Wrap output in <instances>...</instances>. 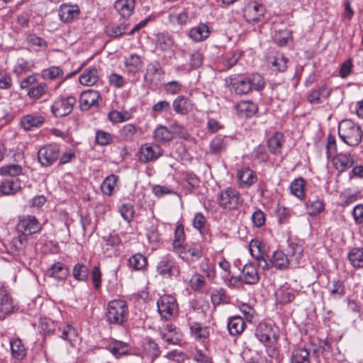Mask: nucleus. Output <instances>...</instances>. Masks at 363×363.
<instances>
[{
	"label": "nucleus",
	"instance_id": "60",
	"mask_svg": "<svg viewBox=\"0 0 363 363\" xmlns=\"http://www.w3.org/2000/svg\"><path fill=\"white\" fill-rule=\"evenodd\" d=\"M119 212L123 218L127 222H130L134 218V206L130 203H123L119 207Z\"/></svg>",
	"mask_w": 363,
	"mask_h": 363
},
{
	"label": "nucleus",
	"instance_id": "39",
	"mask_svg": "<svg viewBox=\"0 0 363 363\" xmlns=\"http://www.w3.org/2000/svg\"><path fill=\"white\" fill-rule=\"evenodd\" d=\"M12 356L18 360L23 359L26 355V350L20 338H15L10 341Z\"/></svg>",
	"mask_w": 363,
	"mask_h": 363
},
{
	"label": "nucleus",
	"instance_id": "7",
	"mask_svg": "<svg viewBox=\"0 0 363 363\" xmlns=\"http://www.w3.org/2000/svg\"><path fill=\"white\" fill-rule=\"evenodd\" d=\"M259 280L257 268L252 264H245L239 277H232L230 279L231 284H235L237 281H242L246 284H255Z\"/></svg>",
	"mask_w": 363,
	"mask_h": 363
},
{
	"label": "nucleus",
	"instance_id": "42",
	"mask_svg": "<svg viewBox=\"0 0 363 363\" xmlns=\"http://www.w3.org/2000/svg\"><path fill=\"white\" fill-rule=\"evenodd\" d=\"M237 110L240 114L245 117H250L257 112V107L252 101H242L237 104Z\"/></svg>",
	"mask_w": 363,
	"mask_h": 363
},
{
	"label": "nucleus",
	"instance_id": "23",
	"mask_svg": "<svg viewBox=\"0 0 363 363\" xmlns=\"http://www.w3.org/2000/svg\"><path fill=\"white\" fill-rule=\"evenodd\" d=\"M172 107L177 114L184 116L192 110L193 104L187 97L180 95L174 99Z\"/></svg>",
	"mask_w": 363,
	"mask_h": 363
},
{
	"label": "nucleus",
	"instance_id": "18",
	"mask_svg": "<svg viewBox=\"0 0 363 363\" xmlns=\"http://www.w3.org/2000/svg\"><path fill=\"white\" fill-rule=\"evenodd\" d=\"M79 7L76 5L62 4L58 10L60 20L64 23H70L78 17Z\"/></svg>",
	"mask_w": 363,
	"mask_h": 363
},
{
	"label": "nucleus",
	"instance_id": "62",
	"mask_svg": "<svg viewBox=\"0 0 363 363\" xmlns=\"http://www.w3.org/2000/svg\"><path fill=\"white\" fill-rule=\"evenodd\" d=\"M191 335L196 339H205L208 335L206 328H203L198 323H193L190 325Z\"/></svg>",
	"mask_w": 363,
	"mask_h": 363
},
{
	"label": "nucleus",
	"instance_id": "38",
	"mask_svg": "<svg viewBox=\"0 0 363 363\" xmlns=\"http://www.w3.org/2000/svg\"><path fill=\"white\" fill-rule=\"evenodd\" d=\"M23 174V168L17 164H9L0 167V175L3 177H9V179L18 178Z\"/></svg>",
	"mask_w": 363,
	"mask_h": 363
},
{
	"label": "nucleus",
	"instance_id": "45",
	"mask_svg": "<svg viewBox=\"0 0 363 363\" xmlns=\"http://www.w3.org/2000/svg\"><path fill=\"white\" fill-rule=\"evenodd\" d=\"M305 184L306 182L303 178L295 179L290 185L291 194L297 198L303 199L305 197Z\"/></svg>",
	"mask_w": 363,
	"mask_h": 363
},
{
	"label": "nucleus",
	"instance_id": "47",
	"mask_svg": "<svg viewBox=\"0 0 363 363\" xmlns=\"http://www.w3.org/2000/svg\"><path fill=\"white\" fill-rule=\"evenodd\" d=\"M89 274V269L86 265L82 263L76 264L72 269L74 278L79 281H85L87 280Z\"/></svg>",
	"mask_w": 363,
	"mask_h": 363
},
{
	"label": "nucleus",
	"instance_id": "13",
	"mask_svg": "<svg viewBox=\"0 0 363 363\" xmlns=\"http://www.w3.org/2000/svg\"><path fill=\"white\" fill-rule=\"evenodd\" d=\"M157 272L163 277L167 276L169 277L172 276H179L182 274L175 265V262L168 257H163L158 262Z\"/></svg>",
	"mask_w": 363,
	"mask_h": 363
},
{
	"label": "nucleus",
	"instance_id": "19",
	"mask_svg": "<svg viewBox=\"0 0 363 363\" xmlns=\"http://www.w3.org/2000/svg\"><path fill=\"white\" fill-rule=\"evenodd\" d=\"M331 93V89L327 85L311 90L307 96L308 101L311 104H321Z\"/></svg>",
	"mask_w": 363,
	"mask_h": 363
},
{
	"label": "nucleus",
	"instance_id": "51",
	"mask_svg": "<svg viewBox=\"0 0 363 363\" xmlns=\"http://www.w3.org/2000/svg\"><path fill=\"white\" fill-rule=\"evenodd\" d=\"M225 137L221 135L216 136L210 143V152L212 154H218L225 150L227 143L225 141Z\"/></svg>",
	"mask_w": 363,
	"mask_h": 363
},
{
	"label": "nucleus",
	"instance_id": "26",
	"mask_svg": "<svg viewBox=\"0 0 363 363\" xmlns=\"http://www.w3.org/2000/svg\"><path fill=\"white\" fill-rule=\"evenodd\" d=\"M99 80V72L95 67L86 69L79 76V83L84 86H92Z\"/></svg>",
	"mask_w": 363,
	"mask_h": 363
},
{
	"label": "nucleus",
	"instance_id": "41",
	"mask_svg": "<svg viewBox=\"0 0 363 363\" xmlns=\"http://www.w3.org/2000/svg\"><path fill=\"white\" fill-rule=\"evenodd\" d=\"M154 138L156 141L166 143L173 139L172 132L164 125H159L154 131Z\"/></svg>",
	"mask_w": 363,
	"mask_h": 363
},
{
	"label": "nucleus",
	"instance_id": "61",
	"mask_svg": "<svg viewBox=\"0 0 363 363\" xmlns=\"http://www.w3.org/2000/svg\"><path fill=\"white\" fill-rule=\"evenodd\" d=\"M306 208L309 215L316 216L323 211L324 204L323 201L319 199L313 201L308 200L306 203Z\"/></svg>",
	"mask_w": 363,
	"mask_h": 363
},
{
	"label": "nucleus",
	"instance_id": "1",
	"mask_svg": "<svg viewBox=\"0 0 363 363\" xmlns=\"http://www.w3.org/2000/svg\"><path fill=\"white\" fill-rule=\"evenodd\" d=\"M129 315L127 303L122 299L110 301L106 307L105 317L110 325L123 326Z\"/></svg>",
	"mask_w": 363,
	"mask_h": 363
},
{
	"label": "nucleus",
	"instance_id": "35",
	"mask_svg": "<svg viewBox=\"0 0 363 363\" xmlns=\"http://www.w3.org/2000/svg\"><path fill=\"white\" fill-rule=\"evenodd\" d=\"M143 60L138 55L132 54L125 60V65L129 73H136L143 67Z\"/></svg>",
	"mask_w": 363,
	"mask_h": 363
},
{
	"label": "nucleus",
	"instance_id": "21",
	"mask_svg": "<svg viewBox=\"0 0 363 363\" xmlns=\"http://www.w3.org/2000/svg\"><path fill=\"white\" fill-rule=\"evenodd\" d=\"M332 161L335 169L340 172H345L354 164L353 157L350 154L337 153Z\"/></svg>",
	"mask_w": 363,
	"mask_h": 363
},
{
	"label": "nucleus",
	"instance_id": "52",
	"mask_svg": "<svg viewBox=\"0 0 363 363\" xmlns=\"http://www.w3.org/2000/svg\"><path fill=\"white\" fill-rule=\"evenodd\" d=\"M63 71L60 67L52 66L44 69L41 72V77L44 79L53 80L62 77Z\"/></svg>",
	"mask_w": 363,
	"mask_h": 363
},
{
	"label": "nucleus",
	"instance_id": "49",
	"mask_svg": "<svg viewBox=\"0 0 363 363\" xmlns=\"http://www.w3.org/2000/svg\"><path fill=\"white\" fill-rule=\"evenodd\" d=\"M147 264V259L142 254L137 253L132 255L128 259V265L135 270H141Z\"/></svg>",
	"mask_w": 363,
	"mask_h": 363
},
{
	"label": "nucleus",
	"instance_id": "9",
	"mask_svg": "<svg viewBox=\"0 0 363 363\" xmlns=\"http://www.w3.org/2000/svg\"><path fill=\"white\" fill-rule=\"evenodd\" d=\"M289 261L287 256L281 250L274 252L272 257L267 258L262 268L264 270H268L274 267L278 269L284 270L288 268Z\"/></svg>",
	"mask_w": 363,
	"mask_h": 363
},
{
	"label": "nucleus",
	"instance_id": "64",
	"mask_svg": "<svg viewBox=\"0 0 363 363\" xmlns=\"http://www.w3.org/2000/svg\"><path fill=\"white\" fill-rule=\"evenodd\" d=\"M170 130L172 132V136L174 137V135H177L182 139L186 140L189 137V134L185 128L180 125L179 123L175 122L170 125Z\"/></svg>",
	"mask_w": 363,
	"mask_h": 363
},
{
	"label": "nucleus",
	"instance_id": "57",
	"mask_svg": "<svg viewBox=\"0 0 363 363\" xmlns=\"http://www.w3.org/2000/svg\"><path fill=\"white\" fill-rule=\"evenodd\" d=\"M96 143L101 146H106L113 142V135L108 132L98 130L95 135Z\"/></svg>",
	"mask_w": 363,
	"mask_h": 363
},
{
	"label": "nucleus",
	"instance_id": "56",
	"mask_svg": "<svg viewBox=\"0 0 363 363\" xmlns=\"http://www.w3.org/2000/svg\"><path fill=\"white\" fill-rule=\"evenodd\" d=\"M128 24L122 23L120 25H113L107 27L106 33L113 38H118L126 33Z\"/></svg>",
	"mask_w": 363,
	"mask_h": 363
},
{
	"label": "nucleus",
	"instance_id": "10",
	"mask_svg": "<svg viewBox=\"0 0 363 363\" xmlns=\"http://www.w3.org/2000/svg\"><path fill=\"white\" fill-rule=\"evenodd\" d=\"M162 155V148L158 145L154 143H145L139 150V159L143 163L154 161Z\"/></svg>",
	"mask_w": 363,
	"mask_h": 363
},
{
	"label": "nucleus",
	"instance_id": "17",
	"mask_svg": "<svg viewBox=\"0 0 363 363\" xmlns=\"http://www.w3.org/2000/svg\"><path fill=\"white\" fill-rule=\"evenodd\" d=\"M21 190V182L18 178L5 179L0 184V192L3 195L13 196Z\"/></svg>",
	"mask_w": 363,
	"mask_h": 363
},
{
	"label": "nucleus",
	"instance_id": "5",
	"mask_svg": "<svg viewBox=\"0 0 363 363\" xmlns=\"http://www.w3.org/2000/svg\"><path fill=\"white\" fill-rule=\"evenodd\" d=\"M158 312L162 318L169 320L177 313L178 305L176 299L168 295L161 296L157 302Z\"/></svg>",
	"mask_w": 363,
	"mask_h": 363
},
{
	"label": "nucleus",
	"instance_id": "20",
	"mask_svg": "<svg viewBox=\"0 0 363 363\" xmlns=\"http://www.w3.org/2000/svg\"><path fill=\"white\" fill-rule=\"evenodd\" d=\"M249 248L252 257L256 259L258 265L262 267L264 261L268 258V255L265 252L262 242L258 240H252L250 242Z\"/></svg>",
	"mask_w": 363,
	"mask_h": 363
},
{
	"label": "nucleus",
	"instance_id": "63",
	"mask_svg": "<svg viewBox=\"0 0 363 363\" xmlns=\"http://www.w3.org/2000/svg\"><path fill=\"white\" fill-rule=\"evenodd\" d=\"M171 109L170 103L166 100H162L155 104L152 107V113L157 116L163 113H168Z\"/></svg>",
	"mask_w": 363,
	"mask_h": 363
},
{
	"label": "nucleus",
	"instance_id": "40",
	"mask_svg": "<svg viewBox=\"0 0 363 363\" xmlns=\"http://www.w3.org/2000/svg\"><path fill=\"white\" fill-rule=\"evenodd\" d=\"M269 65H272L278 72H284L287 68L288 59L282 54H277L276 56L269 57L267 59Z\"/></svg>",
	"mask_w": 363,
	"mask_h": 363
},
{
	"label": "nucleus",
	"instance_id": "3",
	"mask_svg": "<svg viewBox=\"0 0 363 363\" xmlns=\"http://www.w3.org/2000/svg\"><path fill=\"white\" fill-rule=\"evenodd\" d=\"M217 201L221 208L227 210L238 209L243 203V199L240 192L233 188L221 191Z\"/></svg>",
	"mask_w": 363,
	"mask_h": 363
},
{
	"label": "nucleus",
	"instance_id": "28",
	"mask_svg": "<svg viewBox=\"0 0 363 363\" xmlns=\"http://www.w3.org/2000/svg\"><path fill=\"white\" fill-rule=\"evenodd\" d=\"M284 143V135L280 132H276L267 142L269 151L274 155L281 153V147Z\"/></svg>",
	"mask_w": 363,
	"mask_h": 363
},
{
	"label": "nucleus",
	"instance_id": "30",
	"mask_svg": "<svg viewBox=\"0 0 363 363\" xmlns=\"http://www.w3.org/2000/svg\"><path fill=\"white\" fill-rule=\"evenodd\" d=\"M209 28L204 23H201L190 29L189 36L195 42H200L209 36Z\"/></svg>",
	"mask_w": 363,
	"mask_h": 363
},
{
	"label": "nucleus",
	"instance_id": "2",
	"mask_svg": "<svg viewBox=\"0 0 363 363\" xmlns=\"http://www.w3.org/2000/svg\"><path fill=\"white\" fill-rule=\"evenodd\" d=\"M340 138L350 146H357L362 140V131L351 120L342 121L338 127Z\"/></svg>",
	"mask_w": 363,
	"mask_h": 363
},
{
	"label": "nucleus",
	"instance_id": "4",
	"mask_svg": "<svg viewBox=\"0 0 363 363\" xmlns=\"http://www.w3.org/2000/svg\"><path fill=\"white\" fill-rule=\"evenodd\" d=\"M255 335L259 341L264 345L275 344L279 338V328L264 322L259 323Z\"/></svg>",
	"mask_w": 363,
	"mask_h": 363
},
{
	"label": "nucleus",
	"instance_id": "46",
	"mask_svg": "<svg viewBox=\"0 0 363 363\" xmlns=\"http://www.w3.org/2000/svg\"><path fill=\"white\" fill-rule=\"evenodd\" d=\"M348 258L353 267L356 268L363 267V248H353L350 252Z\"/></svg>",
	"mask_w": 363,
	"mask_h": 363
},
{
	"label": "nucleus",
	"instance_id": "29",
	"mask_svg": "<svg viewBox=\"0 0 363 363\" xmlns=\"http://www.w3.org/2000/svg\"><path fill=\"white\" fill-rule=\"evenodd\" d=\"M245 328V322L240 316H233L228 318V329L230 335L235 336L240 335Z\"/></svg>",
	"mask_w": 363,
	"mask_h": 363
},
{
	"label": "nucleus",
	"instance_id": "12",
	"mask_svg": "<svg viewBox=\"0 0 363 363\" xmlns=\"http://www.w3.org/2000/svg\"><path fill=\"white\" fill-rule=\"evenodd\" d=\"M177 252L186 262L197 261L203 256L202 247L199 244H186L177 250Z\"/></svg>",
	"mask_w": 363,
	"mask_h": 363
},
{
	"label": "nucleus",
	"instance_id": "44",
	"mask_svg": "<svg viewBox=\"0 0 363 363\" xmlns=\"http://www.w3.org/2000/svg\"><path fill=\"white\" fill-rule=\"evenodd\" d=\"M174 44V39L167 33H159L157 35V46L162 50H170Z\"/></svg>",
	"mask_w": 363,
	"mask_h": 363
},
{
	"label": "nucleus",
	"instance_id": "48",
	"mask_svg": "<svg viewBox=\"0 0 363 363\" xmlns=\"http://www.w3.org/2000/svg\"><path fill=\"white\" fill-rule=\"evenodd\" d=\"M211 298L214 306L226 304L229 302V296L226 294L225 290L220 288L214 289L211 294Z\"/></svg>",
	"mask_w": 363,
	"mask_h": 363
},
{
	"label": "nucleus",
	"instance_id": "16",
	"mask_svg": "<svg viewBox=\"0 0 363 363\" xmlns=\"http://www.w3.org/2000/svg\"><path fill=\"white\" fill-rule=\"evenodd\" d=\"M230 80L231 88L237 94H246L252 90L249 77L238 76Z\"/></svg>",
	"mask_w": 363,
	"mask_h": 363
},
{
	"label": "nucleus",
	"instance_id": "31",
	"mask_svg": "<svg viewBox=\"0 0 363 363\" xmlns=\"http://www.w3.org/2000/svg\"><path fill=\"white\" fill-rule=\"evenodd\" d=\"M240 186H250L257 181L256 174L249 168H244L238 172Z\"/></svg>",
	"mask_w": 363,
	"mask_h": 363
},
{
	"label": "nucleus",
	"instance_id": "55",
	"mask_svg": "<svg viewBox=\"0 0 363 363\" xmlns=\"http://www.w3.org/2000/svg\"><path fill=\"white\" fill-rule=\"evenodd\" d=\"M162 74V69L159 63H150L148 65L146 74H145V80L152 82L156 76L160 77Z\"/></svg>",
	"mask_w": 363,
	"mask_h": 363
},
{
	"label": "nucleus",
	"instance_id": "6",
	"mask_svg": "<svg viewBox=\"0 0 363 363\" xmlns=\"http://www.w3.org/2000/svg\"><path fill=\"white\" fill-rule=\"evenodd\" d=\"M59 155V147L56 145L50 144L38 150V159L41 165L48 167L57 160Z\"/></svg>",
	"mask_w": 363,
	"mask_h": 363
},
{
	"label": "nucleus",
	"instance_id": "58",
	"mask_svg": "<svg viewBox=\"0 0 363 363\" xmlns=\"http://www.w3.org/2000/svg\"><path fill=\"white\" fill-rule=\"evenodd\" d=\"M330 294L333 298H342L345 294V287L343 282L340 280H334L332 287L330 289Z\"/></svg>",
	"mask_w": 363,
	"mask_h": 363
},
{
	"label": "nucleus",
	"instance_id": "59",
	"mask_svg": "<svg viewBox=\"0 0 363 363\" xmlns=\"http://www.w3.org/2000/svg\"><path fill=\"white\" fill-rule=\"evenodd\" d=\"M184 240H185V234H184V226L182 225H179L175 228L174 240L173 242V246L176 251L184 245L183 243H184Z\"/></svg>",
	"mask_w": 363,
	"mask_h": 363
},
{
	"label": "nucleus",
	"instance_id": "37",
	"mask_svg": "<svg viewBox=\"0 0 363 363\" xmlns=\"http://www.w3.org/2000/svg\"><path fill=\"white\" fill-rule=\"evenodd\" d=\"M206 219L201 213H197L193 219V225L205 240L210 238L209 230L206 227Z\"/></svg>",
	"mask_w": 363,
	"mask_h": 363
},
{
	"label": "nucleus",
	"instance_id": "53",
	"mask_svg": "<svg viewBox=\"0 0 363 363\" xmlns=\"http://www.w3.org/2000/svg\"><path fill=\"white\" fill-rule=\"evenodd\" d=\"M117 182V176L111 174L108 176L101 184V189L104 194L110 196L112 194L115 185Z\"/></svg>",
	"mask_w": 363,
	"mask_h": 363
},
{
	"label": "nucleus",
	"instance_id": "27",
	"mask_svg": "<svg viewBox=\"0 0 363 363\" xmlns=\"http://www.w3.org/2000/svg\"><path fill=\"white\" fill-rule=\"evenodd\" d=\"M48 274L56 280H64L69 274V269L66 265L61 262L52 264L48 269Z\"/></svg>",
	"mask_w": 363,
	"mask_h": 363
},
{
	"label": "nucleus",
	"instance_id": "34",
	"mask_svg": "<svg viewBox=\"0 0 363 363\" xmlns=\"http://www.w3.org/2000/svg\"><path fill=\"white\" fill-rule=\"evenodd\" d=\"M57 330L60 332V337L67 341L71 347H74L78 337L77 330L70 325H67L62 329L57 328Z\"/></svg>",
	"mask_w": 363,
	"mask_h": 363
},
{
	"label": "nucleus",
	"instance_id": "22",
	"mask_svg": "<svg viewBox=\"0 0 363 363\" xmlns=\"http://www.w3.org/2000/svg\"><path fill=\"white\" fill-rule=\"evenodd\" d=\"M135 6V0H116L114 9L123 18H129L133 13Z\"/></svg>",
	"mask_w": 363,
	"mask_h": 363
},
{
	"label": "nucleus",
	"instance_id": "14",
	"mask_svg": "<svg viewBox=\"0 0 363 363\" xmlns=\"http://www.w3.org/2000/svg\"><path fill=\"white\" fill-rule=\"evenodd\" d=\"M264 13L265 9L263 5L255 4L252 6H248L245 10L243 17L247 23L255 24L263 19Z\"/></svg>",
	"mask_w": 363,
	"mask_h": 363
},
{
	"label": "nucleus",
	"instance_id": "32",
	"mask_svg": "<svg viewBox=\"0 0 363 363\" xmlns=\"http://www.w3.org/2000/svg\"><path fill=\"white\" fill-rule=\"evenodd\" d=\"M290 363H311L309 351L304 347L294 349L290 356Z\"/></svg>",
	"mask_w": 363,
	"mask_h": 363
},
{
	"label": "nucleus",
	"instance_id": "50",
	"mask_svg": "<svg viewBox=\"0 0 363 363\" xmlns=\"http://www.w3.org/2000/svg\"><path fill=\"white\" fill-rule=\"evenodd\" d=\"M13 305L11 297L7 294H4L0 298V315L1 318H4L6 315L12 312Z\"/></svg>",
	"mask_w": 363,
	"mask_h": 363
},
{
	"label": "nucleus",
	"instance_id": "36",
	"mask_svg": "<svg viewBox=\"0 0 363 363\" xmlns=\"http://www.w3.org/2000/svg\"><path fill=\"white\" fill-rule=\"evenodd\" d=\"M277 303L284 305L291 302L295 298L293 289L289 288H279L275 292Z\"/></svg>",
	"mask_w": 363,
	"mask_h": 363
},
{
	"label": "nucleus",
	"instance_id": "15",
	"mask_svg": "<svg viewBox=\"0 0 363 363\" xmlns=\"http://www.w3.org/2000/svg\"><path fill=\"white\" fill-rule=\"evenodd\" d=\"M100 98V94L97 91L88 89L83 91L79 98L81 108L87 111L91 107L97 106Z\"/></svg>",
	"mask_w": 363,
	"mask_h": 363
},
{
	"label": "nucleus",
	"instance_id": "11",
	"mask_svg": "<svg viewBox=\"0 0 363 363\" xmlns=\"http://www.w3.org/2000/svg\"><path fill=\"white\" fill-rule=\"evenodd\" d=\"M41 229L40 224L33 216L20 218L17 224V230L24 235H32L38 233Z\"/></svg>",
	"mask_w": 363,
	"mask_h": 363
},
{
	"label": "nucleus",
	"instance_id": "25",
	"mask_svg": "<svg viewBox=\"0 0 363 363\" xmlns=\"http://www.w3.org/2000/svg\"><path fill=\"white\" fill-rule=\"evenodd\" d=\"M140 133V128L133 123L125 124L119 130L121 138L126 142L134 141Z\"/></svg>",
	"mask_w": 363,
	"mask_h": 363
},
{
	"label": "nucleus",
	"instance_id": "8",
	"mask_svg": "<svg viewBox=\"0 0 363 363\" xmlns=\"http://www.w3.org/2000/svg\"><path fill=\"white\" fill-rule=\"evenodd\" d=\"M76 103V99L68 96L56 100L51 106V111L55 117H63L69 114Z\"/></svg>",
	"mask_w": 363,
	"mask_h": 363
},
{
	"label": "nucleus",
	"instance_id": "54",
	"mask_svg": "<svg viewBox=\"0 0 363 363\" xmlns=\"http://www.w3.org/2000/svg\"><path fill=\"white\" fill-rule=\"evenodd\" d=\"M130 115L128 111L112 110L108 113V120L113 123H118L129 120Z\"/></svg>",
	"mask_w": 363,
	"mask_h": 363
},
{
	"label": "nucleus",
	"instance_id": "24",
	"mask_svg": "<svg viewBox=\"0 0 363 363\" xmlns=\"http://www.w3.org/2000/svg\"><path fill=\"white\" fill-rule=\"evenodd\" d=\"M44 122L45 118L42 116L28 114L21 118L20 125L25 130L28 131L40 127Z\"/></svg>",
	"mask_w": 363,
	"mask_h": 363
},
{
	"label": "nucleus",
	"instance_id": "33",
	"mask_svg": "<svg viewBox=\"0 0 363 363\" xmlns=\"http://www.w3.org/2000/svg\"><path fill=\"white\" fill-rule=\"evenodd\" d=\"M106 349L117 358L128 352V345L127 343L119 340L111 341L106 346Z\"/></svg>",
	"mask_w": 363,
	"mask_h": 363
},
{
	"label": "nucleus",
	"instance_id": "43",
	"mask_svg": "<svg viewBox=\"0 0 363 363\" xmlns=\"http://www.w3.org/2000/svg\"><path fill=\"white\" fill-rule=\"evenodd\" d=\"M48 90V84L42 82L30 87L27 91V96L31 99L38 100L46 94Z\"/></svg>",
	"mask_w": 363,
	"mask_h": 363
}]
</instances>
